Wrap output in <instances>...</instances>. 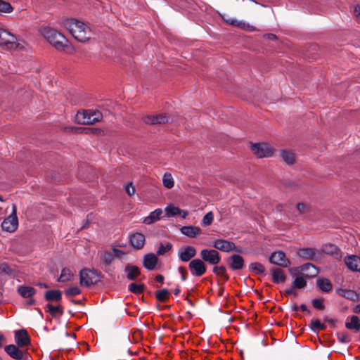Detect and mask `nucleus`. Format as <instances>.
Here are the masks:
<instances>
[{
    "label": "nucleus",
    "instance_id": "f257e3e1",
    "mask_svg": "<svg viewBox=\"0 0 360 360\" xmlns=\"http://www.w3.org/2000/svg\"><path fill=\"white\" fill-rule=\"evenodd\" d=\"M41 33L47 41L57 51L68 52L69 50H73L68 39L56 30L47 27L42 30Z\"/></svg>",
    "mask_w": 360,
    "mask_h": 360
},
{
    "label": "nucleus",
    "instance_id": "f03ea898",
    "mask_svg": "<svg viewBox=\"0 0 360 360\" xmlns=\"http://www.w3.org/2000/svg\"><path fill=\"white\" fill-rule=\"evenodd\" d=\"M64 25L72 37L78 41L86 42L91 36L90 27L83 22L72 18L66 20Z\"/></svg>",
    "mask_w": 360,
    "mask_h": 360
},
{
    "label": "nucleus",
    "instance_id": "7ed1b4c3",
    "mask_svg": "<svg viewBox=\"0 0 360 360\" xmlns=\"http://www.w3.org/2000/svg\"><path fill=\"white\" fill-rule=\"evenodd\" d=\"M103 117L102 113L97 110H89L82 113L78 112L77 118L82 124H93L99 122Z\"/></svg>",
    "mask_w": 360,
    "mask_h": 360
},
{
    "label": "nucleus",
    "instance_id": "20e7f679",
    "mask_svg": "<svg viewBox=\"0 0 360 360\" xmlns=\"http://www.w3.org/2000/svg\"><path fill=\"white\" fill-rule=\"evenodd\" d=\"M18 226V219L17 217V207L15 204L12 205V211L9 216L1 223V228L4 231L12 233L14 232Z\"/></svg>",
    "mask_w": 360,
    "mask_h": 360
},
{
    "label": "nucleus",
    "instance_id": "39448f33",
    "mask_svg": "<svg viewBox=\"0 0 360 360\" xmlns=\"http://www.w3.org/2000/svg\"><path fill=\"white\" fill-rule=\"evenodd\" d=\"M16 37L7 30L0 28V46L6 49H13L18 46Z\"/></svg>",
    "mask_w": 360,
    "mask_h": 360
},
{
    "label": "nucleus",
    "instance_id": "423d86ee",
    "mask_svg": "<svg viewBox=\"0 0 360 360\" xmlns=\"http://www.w3.org/2000/svg\"><path fill=\"white\" fill-rule=\"evenodd\" d=\"M253 153L259 158L271 157L273 150L271 146L266 143H256L251 146Z\"/></svg>",
    "mask_w": 360,
    "mask_h": 360
},
{
    "label": "nucleus",
    "instance_id": "0eeeda50",
    "mask_svg": "<svg viewBox=\"0 0 360 360\" xmlns=\"http://www.w3.org/2000/svg\"><path fill=\"white\" fill-rule=\"evenodd\" d=\"M96 276L97 274L95 271L82 269L79 272V284L82 286H90L97 282Z\"/></svg>",
    "mask_w": 360,
    "mask_h": 360
},
{
    "label": "nucleus",
    "instance_id": "6e6552de",
    "mask_svg": "<svg viewBox=\"0 0 360 360\" xmlns=\"http://www.w3.org/2000/svg\"><path fill=\"white\" fill-rule=\"evenodd\" d=\"M5 352L15 360H29L30 354L27 351H22L18 345H8L4 347Z\"/></svg>",
    "mask_w": 360,
    "mask_h": 360
},
{
    "label": "nucleus",
    "instance_id": "1a4fd4ad",
    "mask_svg": "<svg viewBox=\"0 0 360 360\" xmlns=\"http://www.w3.org/2000/svg\"><path fill=\"white\" fill-rule=\"evenodd\" d=\"M200 255L203 262L212 265L217 264L221 260L219 253L215 249H203L200 251Z\"/></svg>",
    "mask_w": 360,
    "mask_h": 360
},
{
    "label": "nucleus",
    "instance_id": "9d476101",
    "mask_svg": "<svg viewBox=\"0 0 360 360\" xmlns=\"http://www.w3.org/2000/svg\"><path fill=\"white\" fill-rule=\"evenodd\" d=\"M188 268L191 274L193 276L200 277L205 274L206 266L204 262L200 259H194L188 264Z\"/></svg>",
    "mask_w": 360,
    "mask_h": 360
},
{
    "label": "nucleus",
    "instance_id": "9b49d317",
    "mask_svg": "<svg viewBox=\"0 0 360 360\" xmlns=\"http://www.w3.org/2000/svg\"><path fill=\"white\" fill-rule=\"evenodd\" d=\"M269 262L275 265L288 267L290 264V260L283 251H275L269 257Z\"/></svg>",
    "mask_w": 360,
    "mask_h": 360
},
{
    "label": "nucleus",
    "instance_id": "f8f14e48",
    "mask_svg": "<svg viewBox=\"0 0 360 360\" xmlns=\"http://www.w3.org/2000/svg\"><path fill=\"white\" fill-rule=\"evenodd\" d=\"M196 249L191 245H187L180 248L177 252V256L180 261L183 262H189L196 255Z\"/></svg>",
    "mask_w": 360,
    "mask_h": 360
},
{
    "label": "nucleus",
    "instance_id": "ddd939ff",
    "mask_svg": "<svg viewBox=\"0 0 360 360\" xmlns=\"http://www.w3.org/2000/svg\"><path fill=\"white\" fill-rule=\"evenodd\" d=\"M298 256L304 259L316 261L321 258V253L313 248H300L297 251Z\"/></svg>",
    "mask_w": 360,
    "mask_h": 360
},
{
    "label": "nucleus",
    "instance_id": "4468645a",
    "mask_svg": "<svg viewBox=\"0 0 360 360\" xmlns=\"http://www.w3.org/2000/svg\"><path fill=\"white\" fill-rule=\"evenodd\" d=\"M212 247L215 249H218L223 252H229L231 250H236V246L233 242L224 240V239H217L212 242Z\"/></svg>",
    "mask_w": 360,
    "mask_h": 360
},
{
    "label": "nucleus",
    "instance_id": "2eb2a0df",
    "mask_svg": "<svg viewBox=\"0 0 360 360\" xmlns=\"http://www.w3.org/2000/svg\"><path fill=\"white\" fill-rule=\"evenodd\" d=\"M145 236L139 232L131 233L129 237L130 245L136 250H141L145 245Z\"/></svg>",
    "mask_w": 360,
    "mask_h": 360
},
{
    "label": "nucleus",
    "instance_id": "dca6fc26",
    "mask_svg": "<svg viewBox=\"0 0 360 360\" xmlns=\"http://www.w3.org/2000/svg\"><path fill=\"white\" fill-rule=\"evenodd\" d=\"M15 342L18 347H25L30 345V339L25 329L15 330Z\"/></svg>",
    "mask_w": 360,
    "mask_h": 360
},
{
    "label": "nucleus",
    "instance_id": "f3484780",
    "mask_svg": "<svg viewBox=\"0 0 360 360\" xmlns=\"http://www.w3.org/2000/svg\"><path fill=\"white\" fill-rule=\"evenodd\" d=\"M345 263L352 271L360 272V257L354 255L347 256L345 258Z\"/></svg>",
    "mask_w": 360,
    "mask_h": 360
},
{
    "label": "nucleus",
    "instance_id": "a211bd4d",
    "mask_svg": "<svg viewBox=\"0 0 360 360\" xmlns=\"http://www.w3.org/2000/svg\"><path fill=\"white\" fill-rule=\"evenodd\" d=\"M168 117L165 113L147 115L143 118V121L149 124H165L168 122Z\"/></svg>",
    "mask_w": 360,
    "mask_h": 360
},
{
    "label": "nucleus",
    "instance_id": "6ab92c4d",
    "mask_svg": "<svg viewBox=\"0 0 360 360\" xmlns=\"http://www.w3.org/2000/svg\"><path fill=\"white\" fill-rule=\"evenodd\" d=\"M158 262L157 256L153 253H148L143 256V266L147 270H153Z\"/></svg>",
    "mask_w": 360,
    "mask_h": 360
},
{
    "label": "nucleus",
    "instance_id": "aec40b11",
    "mask_svg": "<svg viewBox=\"0 0 360 360\" xmlns=\"http://www.w3.org/2000/svg\"><path fill=\"white\" fill-rule=\"evenodd\" d=\"M229 264L233 271L240 270L244 266V259L240 255L233 254L229 258Z\"/></svg>",
    "mask_w": 360,
    "mask_h": 360
},
{
    "label": "nucleus",
    "instance_id": "412c9836",
    "mask_svg": "<svg viewBox=\"0 0 360 360\" xmlns=\"http://www.w3.org/2000/svg\"><path fill=\"white\" fill-rule=\"evenodd\" d=\"M321 250L323 253L331 255L335 259H340L342 257V253L340 248L334 244H325L322 246Z\"/></svg>",
    "mask_w": 360,
    "mask_h": 360
},
{
    "label": "nucleus",
    "instance_id": "4be33fe9",
    "mask_svg": "<svg viewBox=\"0 0 360 360\" xmlns=\"http://www.w3.org/2000/svg\"><path fill=\"white\" fill-rule=\"evenodd\" d=\"M223 19L226 23L231 25L233 26L241 28L245 30L254 31L255 30V28L252 25H250L248 22H245L243 20H238L236 19L224 18V17H223Z\"/></svg>",
    "mask_w": 360,
    "mask_h": 360
},
{
    "label": "nucleus",
    "instance_id": "5701e85b",
    "mask_svg": "<svg viewBox=\"0 0 360 360\" xmlns=\"http://www.w3.org/2000/svg\"><path fill=\"white\" fill-rule=\"evenodd\" d=\"M124 272L127 276V278L130 281H134L141 274L139 268L131 264H127L124 267Z\"/></svg>",
    "mask_w": 360,
    "mask_h": 360
},
{
    "label": "nucleus",
    "instance_id": "b1692460",
    "mask_svg": "<svg viewBox=\"0 0 360 360\" xmlns=\"http://www.w3.org/2000/svg\"><path fill=\"white\" fill-rule=\"evenodd\" d=\"M181 233L189 238H195L201 233V229L199 227L193 226H184L180 229Z\"/></svg>",
    "mask_w": 360,
    "mask_h": 360
},
{
    "label": "nucleus",
    "instance_id": "393cba45",
    "mask_svg": "<svg viewBox=\"0 0 360 360\" xmlns=\"http://www.w3.org/2000/svg\"><path fill=\"white\" fill-rule=\"evenodd\" d=\"M44 298L49 302H58L62 300V292L59 290H50L44 293Z\"/></svg>",
    "mask_w": 360,
    "mask_h": 360
},
{
    "label": "nucleus",
    "instance_id": "a878e982",
    "mask_svg": "<svg viewBox=\"0 0 360 360\" xmlns=\"http://www.w3.org/2000/svg\"><path fill=\"white\" fill-rule=\"evenodd\" d=\"M162 214V209L158 208L154 211L151 212L148 217H145L143 220V222L148 225L152 224L160 219V216Z\"/></svg>",
    "mask_w": 360,
    "mask_h": 360
},
{
    "label": "nucleus",
    "instance_id": "bb28decb",
    "mask_svg": "<svg viewBox=\"0 0 360 360\" xmlns=\"http://www.w3.org/2000/svg\"><path fill=\"white\" fill-rule=\"evenodd\" d=\"M316 285L323 292H328L331 290L332 289V283L328 278H319L316 280Z\"/></svg>",
    "mask_w": 360,
    "mask_h": 360
},
{
    "label": "nucleus",
    "instance_id": "cd10ccee",
    "mask_svg": "<svg viewBox=\"0 0 360 360\" xmlns=\"http://www.w3.org/2000/svg\"><path fill=\"white\" fill-rule=\"evenodd\" d=\"M272 280L274 283H279L285 281V276L282 269L278 268H273L271 271Z\"/></svg>",
    "mask_w": 360,
    "mask_h": 360
},
{
    "label": "nucleus",
    "instance_id": "c85d7f7f",
    "mask_svg": "<svg viewBox=\"0 0 360 360\" xmlns=\"http://www.w3.org/2000/svg\"><path fill=\"white\" fill-rule=\"evenodd\" d=\"M18 292L22 297L29 298L35 293L36 290L30 286L20 285L18 288Z\"/></svg>",
    "mask_w": 360,
    "mask_h": 360
},
{
    "label": "nucleus",
    "instance_id": "c756f323",
    "mask_svg": "<svg viewBox=\"0 0 360 360\" xmlns=\"http://www.w3.org/2000/svg\"><path fill=\"white\" fill-rule=\"evenodd\" d=\"M280 156L282 158L283 161L285 162L287 165H291L295 161V158L294 153L289 150H282L280 151Z\"/></svg>",
    "mask_w": 360,
    "mask_h": 360
},
{
    "label": "nucleus",
    "instance_id": "7c9ffc66",
    "mask_svg": "<svg viewBox=\"0 0 360 360\" xmlns=\"http://www.w3.org/2000/svg\"><path fill=\"white\" fill-rule=\"evenodd\" d=\"M99 257L102 264L105 266H110L114 259V255L108 251L101 252Z\"/></svg>",
    "mask_w": 360,
    "mask_h": 360
},
{
    "label": "nucleus",
    "instance_id": "2f4dec72",
    "mask_svg": "<svg viewBox=\"0 0 360 360\" xmlns=\"http://www.w3.org/2000/svg\"><path fill=\"white\" fill-rule=\"evenodd\" d=\"M301 270L302 271H307L309 274L307 275L309 278L316 276L319 274V270L315 266L310 263H307L301 266Z\"/></svg>",
    "mask_w": 360,
    "mask_h": 360
},
{
    "label": "nucleus",
    "instance_id": "473e14b6",
    "mask_svg": "<svg viewBox=\"0 0 360 360\" xmlns=\"http://www.w3.org/2000/svg\"><path fill=\"white\" fill-rule=\"evenodd\" d=\"M345 327L349 330H360V320L357 316H352L350 322L345 323Z\"/></svg>",
    "mask_w": 360,
    "mask_h": 360
},
{
    "label": "nucleus",
    "instance_id": "72a5a7b5",
    "mask_svg": "<svg viewBox=\"0 0 360 360\" xmlns=\"http://www.w3.org/2000/svg\"><path fill=\"white\" fill-rule=\"evenodd\" d=\"M249 271L255 274L262 275L264 274L265 268L259 262H252L249 265Z\"/></svg>",
    "mask_w": 360,
    "mask_h": 360
},
{
    "label": "nucleus",
    "instance_id": "f704fd0d",
    "mask_svg": "<svg viewBox=\"0 0 360 360\" xmlns=\"http://www.w3.org/2000/svg\"><path fill=\"white\" fill-rule=\"evenodd\" d=\"M73 277V274L68 268H63L61 270L60 275L58 278V282L64 283L66 281H71Z\"/></svg>",
    "mask_w": 360,
    "mask_h": 360
},
{
    "label": "nucleus",
    "instance_id": "c9c22d12",
    "mask_svg": "<svg viewBox=\"0 0 360 360\" xmlns=\"http://www.w3.org/2000/svg\"><path fill=\"white\" fill-rule=\"evenodd\" d=\"M172 248V244L169 242H166L165 243H161L159 245V248L157 250L156 255L157 256H162L167 252L170 251Z\"/></svg>",
    "mask_w": 360,
    "mask_h": 360
},
{
    "label": "nucleus",
    "instance_id": "e433bc0d",
    "mask_svg": "<svg viewBox=\"0 0 360 360\" xmlns=\"http://www.w3.org/2000/svg\"><path fill=\"white\" fill-rule=\"evenodd\" d=\"M46 311H48L53 317L56 316L57 314H59L60 315L63 314V310L60 305L53 306L49 303L46 305Z\"/></svg>",
    "mask_w": 360,
    "mask_h": 360
},
{
    "label": "nucleus",
    "instance_id": "4c0bfd02",
    "mask_svg": "<svg viewBox=\"0 0 360 360\" xmlns=\"http://www.w3.org/2000/svg\"><path fill=\"white\" fill-rule=\"evenodd\" d=\"M145 288V285L143 284H136L135 283H131L128 285V290L134 294H141Z\"/></svg>",
    "mask_w": 360,
    "mask_h": 360
},
{
    "label": "nucleus",
    "instance_id": "58836bf2",
    "mask_svg": "<svg viewBox=\"0 0 360 360\" xmlns=\"http://www.w3.org/2000/svg\"><path fill=\"white\" fill-rule=\"evenodd\" d=\"M162 183L164 186L167 188H172L174 186V179L172 174L169 172H165L162 177Z\"/></svg>",
    "mask_w": 360,
    "mask_h": 360
},
{
    "label": "nucleus",
    "instance_id": "ea45409f",
    "mask_svg": "<svg viewBox=\"0 0 360 360\" xmlns=\"http://www.w3.org/2000/svg\"><path fill=\"white\" fill-rule=\"evenodd\" d=\"M180 209L172 205L166 206L165 211L167 217H175L179 214Z\"/></svg>",
    "mask_w": 360,
    "mask_h": 360
},
{
    "label": "nucleus",
    "instance_id": "a19ab883",
    "mask_svg": "<svg viewBox=\"0 0 360 360\" xmlns=\"http://www.w3.org/2000/svg\"><path fill=\"white\" fill-rule=\"evenodd\" d=\"M13 11V7L7 1L0 0V14L10 13Z\"/></svg>",
    "mask_w": 360,
    "mask_h": 360
},
{
    "label": "nucleus",
    "instance_id": "79ce46f5",
    "mask_svg": "<svg viewBox=\"0 0 360 360\" xmlns=\"http://www.w3.org/2000/svg\"><path fill=\"white\" fill-rule=\"evenodd\" d=\"M292 285L295 288L303 289L307 285V281L302 276H297L292 282Z\"/></svg>",
    "mask_w": 360,
    "mask_h": 360
},
{
    "label": "nucleus",
    "instance_id": "37998d69",
    "mask_svg": "<svg viewBox=\"0 0 360 360\" xmlns=\"http://www.w3.org/2000/svg\"><path fill=\"white\" fill-rule=\"evenodd\" d=\"M341 295L351 300L358 299L357 293L352 290H341Z\"/></svg>",
    "mask_w": 360,
    "mask_h": 360
},
{
    "label": "nucleus",
    "instance_id": "c03bdc74",
    "mask_svg": "<svg viewBox=\"0 0 360 360\" xmlns=\"http://www.w3.org/2000/svg\"><path fill=\"white\" fill-rule=\"evenodd\" d=\"M326 328V325L321 323L319 319L312 320L310 324V329L315 333Z\"/></svg>",
    "mask_w": 360,
    "mask_h": 360
},
{
    "label": "nucleus",
    "instance_id": "a18cd8bd",
    "mask_svg": "<svg viewBox=\"0 0 360 360\" xmlns=\"http://www.w3.org/2000/svg\"><path fill=\"white\" fill-rule=\"evenodd\" d=\"M212 271L217 276H222L225 280H228L229 278L226 274V268L224 266H214L212 269Z\"/></svg>",
    "mask_w": 360,
    "mask_h": 360
},
{
    "label": "nucleus",
    "instance_id": "49530a36",
    "mask_svg": "<svg viewBox=\"0 0 360 360\" xmlns=\"http://www.w3.org/2000/svg\"><path fill=\"white\" fill-rule=\"evenodd\" d=\"M0 272L8 276H13L14 274L13 270L6 262L0 263Z\"/></svg>",
    "mask_w": 360,
    "mask_h": 360
},
{
    "label": "nucleus",
    "instance_id": "de8ad7c7",
    "mask_svg": "<svg viewBox=\"0 0 360 360\" xmlns=\"http://www.w3.org/2000/svg\"><path fill=\"white\" fill-rule=\"evenodd\" d=\"M214 219V215L212 212H207L202 218V224L204 226H210Z\"/></svg>",
    "mask_w": 360,
    "mask_h": 360
},
{
    "label": "nucleus",
    "instance_id": "09e8293b",
    "mask_svg": "<svg viewBox=\"0 0 360 360\" xmlns=\"http://www.w3.org/2000/svg\"><path fill=\"white\" fill-rule=\"evenodd\" d=\"M168 293H169L168 290L162 289V290L156 291L155 297H156L157 300H158L159 301L165 302L167 298Z\"/></svg>",
    "mask_w": 360,
    "mask_h": 360
},
{
    "label": "nucleus",
    "instance_id": "8fccbe9b",
    "mask_svg": "<svg viewBox=\"0 0 360 360\" xmlns=\"http://www.w3.org/2000/svg\"><path fill=\"white\" fill-rule=\"evenodd\" d=\"M65 293L67 296H75L81 293V290L77 286H72L65 290Z\"/></svg>",
    "mask_w": 360,
    "mask_h": 360
},
{
    "label": "nucleus",
    "instance_id": "3c124183",
    "mask_svg": "<svg viewBox=\"0 0 360 360\" xmlns=\"http://www.w3.org/2000/svg\"><path fill=\"white\" fill-rule=\"evenodd\" d=\"M313 307L318 310H323L324 309V304L323 301L321 299H314L311 301Z\"/></svg>",
    "mask_w": 360,
    "mask_h": 360
},
{
    "label": "nucleus",
    "instance_id": "603ef678",
    "mask_svg": "<svg viewBox=\"0 0 360 360\" xmlns=\"http://www.w3.org/2000/svg\"><path fill=\"white\" fill-rule=\"evenodd\" d=\"M336 336L338 338V341L340 342V343H343V344H345V343H347L349 342L350 339L349 338V335L347 334V333H338L336 334Z\"/></svg>",
    "mask_w": 360,
    "mask_h": 360
},
{
    "label": "nucleus",
    "instance_id": "864d4df0",
    "mask_svg": "<svg viewBox=\"0 0 360 360\" xmlns=\"http://www.w3.org/2000/svg\"><path fill=\"white\" fill-rule=\"evenodd\" d=\"M178 272L181 275V280L182 281H185L188 278V272L184 266H179Z\"/></svg>",
    "mask_w": 360,
    "mask_h": 360
},
{
    "label": "nucleus",
    "instance_id": "5fc2aeb1",
    "mask_svg": "<svg viewBox=\"0 0 360 360\" xmlns=\"http://www.w3.org/2000/svg\"><path fill=\"white\" fill-rule=\"evenodd\" d=\"M297 210L300 214H304L308 212L309 207L307 205L302 202H299L297 204Z\"/></svg>",
    "mask_w": 360,
    "mask_h": 360
},
{
    "label": "nucleus",
    "instance_id": "6e6d98bb",
    "mask_svg": "<svg viewBox=\"0 0 360 360\" xmlns=\"http://www.w3.org/2000/svg\"><path fill=\"white\" fill-rule=\"evenodd\" d=\"M125 191L129 195H131L134 193V188L132 186V183H129L125 186Z\"/></svg>",
    "mask_w": 360,
    "mask_h": 360
},
{
    "label": "nucleus",
    "instance_id": "4d7b16f0",
    "mask_svg": "<svg viewBox=\"0 0 360 360\" xmlns=\"http://www.w3.org/2000/svg\"><path fill=\"white\" fill-rule=\"evenodd\" d=\"M295 288H294L293 285H292V287H290V288H289L285 290V292L288 295L296 296L297 295V292H296Z\"/></svg>",
    "mask_w": 360,
    "mask_h": 360
},
{
    "label": "nucleus",
    "instance_id": "13d9d810",
    "mask_svg": "<svg viewBox=\"0 0 360 360\" xmlns=\"http://www.w3.org/2000/svg\"><path fill=\"white\" fill-rule=\"evenodd\" d=\"M323 320L326 322H328V323L331 324L332 326H335L336 321L332 318H330L328 316H326L323 317Z\"/></svg>",
    "mask_w": 360,
    "mask_h": 360
},
{
    "label": "nucleus",
    "instance_id": "bf43d9fd",
    "mask_svg": "<svg viewBox=\"0 0 360 360\" xmlns=\"http://www.w3.org/2000/svg\"><path fill=\"white\" fill-rule=\"evenodd\" d=\"M112 252L114 253L113 255L117 256V257L120 256L124 254V252L121 250L117 249V248H112Z\"/></svg>",
    "mask_w": 360,
    "mask_h": 360
},
{
    "label": "nucleus",
    "instance_id": "052dcab7",
    "mask_svg": "<svg viewBox=\"0 0 360 360\" xmlns=\"http://www.w3.org/2000/svg\"><path fill=\"white\" fill-rule=\"evenodd\" d=\"M264 37L270 40H275L277 39V37L274 34H265Z\"/></svg>",
    "mask_w": 360,
    "mask_h": 360
},
{
    "label": "nucleus",
    "instance_id": "680f3d73",
    "mask_svg": "<svg viewBox=\"0 0 360 360\" xmlns=\"http://www.w3.org/2000/svg\"><path fill=\"white\" fill-rule=\"evenodd\" d=\"M354 15L360 19V6H356L354 9Z\"/></svg>",
    "mask_w": 360,
    "mask_h": 360
},
{
    "label": "nucleus",
    "instance_id": "e2e57ef3",
    "mask_svg": "<svg viewBox=\"0 0 360 360\" xmlns=\"http://www.w3.org/2000/svg\"><path fill=\"white\" fill-rule=\"evenodd\" d=\"M188 212L186 210H179V213L178 215H180L183 219H185L188 215Z\"/></svg>",
    "mask_w": 360,
    "mask_h": 360
},
{
    "label": "nucleus",
    "instance_id": "0e129e2a",
    "mask_svg": "<svg viewBox=\"0 0 360 360\" xmlns=\"http://www.w3.org/2000/svg\"><path fill=\"white\" fill-rule=\"evenodd\" d=\"M155 280L159 283H163L164 281V276L161 274H158L155 277Z\"/></svg>",
    "mask_w": 360,
    "mask_h": 360
},
{
    "label": "nucleus",
    "instance_id": "69168bd1",
    "mask_svg": "<svg viewBox=\"0 0 360 360\" xmlns=\"http://www.w3.org/2000/svg\"><path fill=\"white\" fill-rule=\"evenodd\" d=\"M299 307L302 311H307L308 314L310 313V311L307 309V307L305 304H302Z\"/></svg>",
    "mask_w": 360,
    "mask_h": 360
},
{
    "label": "nucleus",
    "instance_id": "338daca9",
    "mask_svg": "<svg viewBox=\"0 0 360 360\" xmlns=\"http://www.w3.org/2000/svg\"><path fill=\"white\" fill-rule=\"evenodd\" d=\"M299 307L296 303H294L291 306V309L293 311H297L299 309Z\"/></svg>",
    "mask_w": 360,
    "mask_h": 360
},
{
    "label": "nucleus",
    "instance_id": "774afa93",
    "mask_svg": "<svg viewBox=\"0 0 360 360\" xmlns=\"http://www.w3.org/2000/svg\"><path fill=\"white\" fill-rule=\"evenodd\" d=\"M353 311L354 313H360V303L356 306Z\"/></svg>",
    "mask_w": 360,
    "mask_h": 360
}]
</instances>
